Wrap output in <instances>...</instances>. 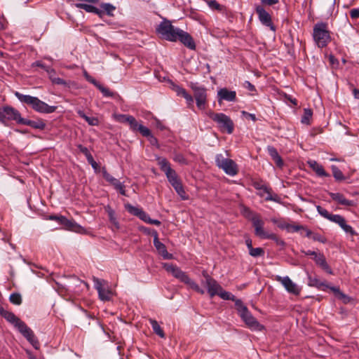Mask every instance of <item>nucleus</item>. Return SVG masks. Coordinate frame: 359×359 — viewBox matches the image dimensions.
<instances>
[{
	"label": "nucleus",
	"mask_w": 359,
	"mask_h": 359,
	"mask_svg": "<svg viewBox=\"0 0 359 359\" xmlns=\"http://www.w3.org/2000/svg\"><path fill=\"white\" fill-rule=\"evenodd\" d=\"M22 118L20 112L15 108L9 106L0 107V122L4 126H8L10 121H15L21 124Z\"/></svg>",
	"instance_id": "12"
},
{
	"label": "nucleus",
	"mask_w": 359,
	"mask_h": 359,
	"mask_svg": "<svg viewBox=\"0 0 359 359\" xmlns=\"http://www.w3.org/2000/svg\"><path fill=\"white\" fill-rule=\"evenodd\" d=\"M52 82L55 84H57V85H64L65 86L67 84V82L61 79V78H59V77H55L53 79V80L52 81Z\"/></svg>",
	"instance_id": "61"
},
{
	"label": "nucleus",
	"mask_w": 359,
	"mask_h": 359,
	"mask_svg": "<svg viewBox=\"0 0 359 359\" xmlns=\"http://www.w3.org/2000/svg\"><path fill=\"white\" fill-rule=\"evenodd\" d=\"M309 167L320 177H328L329 174L325 172L323 167L314 160H309L307 161Z\"/></svg>",
	"instance_id": "27"
},
{
	"label": "nucleus",
	"mask_w": 359,
	"mask_h": 359,
	"mask_svg": "<svg viewBox=\"0 0 359 359\" xmlns=\"http://www.w3.org/2000/svg\"><path fill=\"white\" fill-rule=\"evenodd\" d=\"M264 191L267 194V196L265 198L266 201H278L277 196L276 195L275 196H273L266 187H264Z\"/></svg>",
	"instance_id": "57"
},
{
	"label": "nucleus",
	"mask_w": 359,
	"mask_h": 359,
	"mask_svg": "<svg viewBox=\"0 0 359 359\" xmlns=\"http://www.w3.org/2000/svg\"><path fill=\"white\" fill-rule=\"evenodd\" d=\"M182 97L186 100L188 107L190 108H193L194 107L193 97L191 95H189L187 92Z\"/></svg>",
	"instance_id": "49"
},
{
	"label": "nucleus",
	"mask_w": 359,
	"mask_h": 359,
	"mask_svg": "<svg viewBox=\"0 0 359 359\" xmlns=\"http://www.w3.org/2000/svg\"><path fill=\"white\" fill-rule=\"evenodd\" d=\"M203 276L205 278V285L210 296L212 297L217 295L222 288V286L206 272H203Z\"/></svg>",
	"instance_id": "19"
},
{
	"label": "nucleus",
	"mask_w": 359,
	"mask_h": 359,
	"mask_svg": "<svg viewBox=\"0 0 359 359\" xmlns=\"http://www.w3.org/2000/svg\"><path fill=\"white\" fill-rule=\"evenodd\" d=\"M95 87L101 91L104 97H112L115 95V93L111 91L108 88L104 87L100 83Z\"/></svg>",
	"instance_id": "35"
},
{
	"label": "nucleus",
	"mask_w": 359,
	"mask_h": 359,
	"mask_svg": "<svg viewBox=\"0 0 359 359\" xmlns=\"http://www.w3.org/2000/svg\"><path fill=\"white\" fill-rule=\"evenodd\" d=\"M21 124L29 126L33 128L43 130L46 127V124L43 121H34L25 118L21 120Z\"/></svg>",
	"instance_id": "28"
},
{
	"label": "nucleus",
	"mask_w": 359,
	"mask_h": 359,
	"mask_svg": "<svg viewBox=\"0 0 359 359\" xmlns=\"http://www.w3.org/2000/svg\"><path fill=\"white\" fill-rule=\"evenodd\" d=\"M328 287L334 292V294L340 299H345L346 298V295L344 294L342 292L340 291L339 287Z\"/></svg>",
	"instance_id": "50"
},
{
	"label": "nucleus",
	"mask_w": 359,
	"mask_h": 359,
	"mask_svg": "<svg viewBox=\"0 0 359 359\" xmlns=\"http://www.w3.org/2000/svg\"><path fill=\"white\" fill-rule=\"evenodd\" d=\"M156 160L161 170L164 172L170 183L180 180L176 171L171 168L170 163L166 158L158 157Z\"/></svg>",
	"instance_id": "16"
},
{
	"label": "nucleus",
	"mask_w": 359,
	"mask_h": 359,
	"mask_svg": "<svg viewBox=\"0 0 359 359\" xmlns=\"http://www.w3.org/2000/svg\"><path fill=\"white\" fill-rule=\"evenodd\" d=\"M256 13L258 15L259 20L265 26L269 27L271 30L275 32L276 27L272 23L271 17L270 14L262 6H256Z\"/></svg>",
	"instance_id": "18"
},
{
	"label": "nucleus",
	"mask_w": 359,
	"mask_h": 359,
	"mask_svg": "<svg viewBox=\"0 0 359 359\" xmlns=\"http://www.w3.org/2000/svg\"><path fill=\"white\" fill-rule=\"evenodd\" d=\"M173 90L178 96L182 97L187 93V90L184 88L177 85L173 86Z\"/></svg>",
	"instance_id": "51"
},
{
	"label": "nucleus",
	"mask_w": 359,
	"mask_h": 359,
	"mask_svg": "<svg viewBox=\"0 0 359 359\" xmlns=\"http://www.w3.org/2000/svg\"><path fill=\"white\" fill-rule=\"evenodd\" d=\"M311 238L315 241H318L323 243H325L326 242V239L323 236L318 233L313 232Z\"/></svg>",
	"instance_id": "52"
},
{
	"label": "nucleus",
	"mask_w": 359,
	"mask_h": 359,
	"mask_svg": "<svg viewBox=\"0 0 359 359\" xmlns=\"http://www.w3.org/2000/svg\"><path fill=\"white\" fill-rule=\"evenodd\" d=\"M249 254L253 257H262L264 255V250L262 248H253L249 250Z\"/></svg>",
	"instance_id": "42"
},
{
	"label": "nucleus",
	"mask_w": 359,
	"mask_h": 359,
	"mask_svg": "<svg viewBox=\"0 0 359 359\" xmlns=\"http://www.w3.org/2000/svg\"><path fill=\"white\" fill-rule=\"evenodd\" d=\"M46 72H47L48 77L51 80V81L53 80L54 78L56 77V72L53 68L46 67Z\"/></svg>",
	"instance_id": "56"
},
{
	"label": "nucleus",
	"mask_w": 359,
	"mask_h": 359,
	"mask_svg": "<svg viewBox=\"0 0 359 359\" xmlns=\"http://www.w3.org/2000/svg\"><path fill=\"white\" fill-rule=\"evenodd\" d=\"M189 86L194 92V95L198 108L200 109H204L207 102L206 88L203 86H200L198 83L193 82H191Z\"/></svg>",
	"instance_id": "13"
},
{
	"label": "nucleus",
	"mask_w": 359,
	"mask_h": 359,
	"mask_svg": "<svg viewBox=\"0 0 359 359\" xmlns=\"http://www.w3.org/2000/svg\"><path fill=\"white\" fill-rule=\"evenodd\" d=\"M208 6L213 9H216L218 11L222 10V6L215 0H210L208 2Z\"/></svg>",
	"instance_id": "53"
},
{
	"label": "nucleus",
	"mask_w": 359,
	"mask_h": 359,
	"mask_svg": "<svg viewBox=\"0 0 359 359\" xmlns=\"http://www.w3.org/2000/svg\"><path fill=\"white\" fill-rule=\"evenodd\" d=\"M279 227L286 229L288 231L292 232H297L299 230L304 229V226L302 225H291L289 224L279 225Z\"/></svg>",
	"instance_id": "36"
},
{
	"label": "nucleus",
	"mask_w": 359,
	"mask_h": 359,
	"mask_svg": "<svg viewBox=\"0 0 359 359\" xmlns=\"http://www.w3.org/2000/svg\"><path fill=\"white\" fill-rule=\"evenodd\" d=\"M0 315L8 322L13 324L35 349L39 348L40 344L37 338L34 335V332L25 324V322L21 320L13 312L6 310L4 308H0Z\"/></svg>",
	"instance_id": "1"
},
{
	"label": "nucleus",
	"mask_w": 359,
	"mask_h": 359,
	"mask_svg": "<svg viewBox=\"0 0 359 359\" xmlns=\"http://www.w3.org/2000/svg\"><path fill=\"white\" fill-rule=\"evenodd\" d=\"M48 220H53L57 222L63 226V229L68 231H72L79 233H86V229L77 224L73 219H68L63 215H50L46 218Z\"/></svg>",
	"instance_id": "8"
},
{
	"label": "nucleus",
	"mask_w": 359,
	"mask_h": 359,
	"mask_svg": "<svg viewBox=\"0 0 359 359\" xmlns=\"http://www.w3.org/2000/svg\"><path fill=\"white\" fill-rule=\"evenodd\" d=\"M313 116V111L311 109L306 108L304 109V114L302 117L301 122L303 124L310 125L311 119Z\"/></svg>",
	"instance_id": "32"
},
{
	"label": "nucleus",
	"mask_w": 359,
	"mask_h": 359,
	"mask_svg": "<svg viewBox=\"0 0 359 359\" xmlns=\"http://www.w3.org/2000/svg\"><path fill=\"white\" fill-rule=\"evenodd\" d=\"M329 195L333 201L337 202L341 205L346 207H353L355 205V202L354 201L346 199L345 196L341 193L330 192Z\"/></svg>",
	"instance_id": "24"
},
{
	"label": "nucleus",
	"mask_w": 359,
	"mask_h": 359,
	"mask_svg": "<svg viewBox=\"0 0 359 359\" xmlns=\"http://www.w3.org/2000/svg\"><path fill=\"white\" fill-rule=\"evenodd\" d=\"M101 7L104 10L106 13L109 15H113V12L115 11L116 7L111 4L105 3L101 5Z\"/></svg>",
	"instance_id": "43"
},
{
	"label": "nucleus",
	"mask_w": 359,
	"mask_h": 359,
	"mask_svg": "<svg viewBox=\"0 0 359 359\" xmlns=\"http://www.w3.org/2000/svg\"><path fill=\"white\" fill-rule=\"evenodd\" d=\"M312 258L315 261L316 264L321 267V269L326 271L327 273H333L332 269L327 263L326 259L323 254L318 253V255H315V257Z\"/></svg>",
	"instance_id": "25"
},
{
	"label": "nucleus",
	"mask_w": 359,
	"mask_h": 359,
	"mask_svg": "<svg viewBox=\"0 0 359 359\" xmlns=\"http://www.w3.org/2000/svg\"><path fill=\"white\" fill-rule=\"evenodd\" d=\"M313 38L318 47H325L331 39L327 23L317 22L313 27Z\"/></svg>",
	"instance_id": "6"
},
{
	"label": "nucleus",
	"mask_w": 359,
	"mask_h": 359,
	"mask_svg": "<svg viewBox=\"0 0 359 359\" xmlns=\"http://www.w3.org/2000/svg\"><path fill=\"white\" fill-rule=\"evenodd\" d=\"M76 7L78 8L83 9L88 13H97V8L90 4L79 3L76 4Z\"/></svg>",
	"instance_id": "37"
},
{
	"label": "nucleus",
	"mask_w": 359,
	"mask_h": 359,
	"mask_svg": "<svg viewBox=\"0 0 359 359\" xmlns=\"http://www.w3.org/2000/svg\"><path fill=\"white\" fill-rule=\"evenodd\" d=\"M174 189L177 193V194L182 198V199H183V200L187 199V196L184 191L182 184H181L180 186L177 187Z\"/></svg>",
	"instance_id": "45"
},
{
	"label": "nucleus",
	"mask_w": 359,
	"mask_h": 359,
	"mask_svg": "<svg viewBox=\"0 0 359 359\" xmlns=\"http://www.w3.org/2000/svg\"><path fill=\"white\" fill-rule=\"evenodd\" d=\"M15 95L21 102L29 105L34 111L39 113L51 114L57 109L56 106H50L36 97L23 95L19 92H15Z\"/></svg>",
	"instance_id": "2"
},
{
	"label": "nucleus",
	"mask_w": 359,
	"mask_h": 359,
	"mask_svg": "<svg viewBox=\"0 0 359 359\" xmlns=\"http://www.w3.org/2000/svg\"><path fill=\"white\" fill-rule=\"evenodd\" d=\"M266 149H267V151H268L269 156L271 157L273 161L275 162L276 165L278 168H281L283 166L284 163H283V161L281 156L279 155L277 149L273 146H268Z\"/></svg>",
	"instance_id": "26"
},
{
	"label": "nucleus",
	"mask_w": 359,
	"mask_h": 359,
	"mask_svg": "<svg viewBox=\"0 0 359 359\" xmlns=\"http://www.w3.org/2000/svg\"><path fill=\"white\" fill-rule=\"evenodd\" d=\"M101 172L102 173L103 177L107 182L112 185L114 189L117 190L121 195H126L125 185L123 183L121 182L118 180L111 176L104 167L102 168Z\"/></svg>",
	"instance_id": "17"
},
{
	"label": "nucleus",
	"mask_w": 359,
	"mask_h": 359,
	"mask_svg": "<svg viewBox=\"0 0 359 359\" xmlns=\"http://www.w3.org/2000/svg\"><path fill=\"white\" fill-rule=\"evenodd\" d=\"M266 239H271V240L274 241L278 245L281 246V247H283L285 245V243L283 240H282L276 234L273 233H269Z\"/></svg>",
	"instance_id": "41"
},
{
	"label": "nucleus",
	"mask_w": 359,
	"mask_h": 359,
	"mask_svg": "<svg viewBox=\"0 0 359 359\" xmlns=\"http://www.w3.org/2000/svg\"><path fill=\"white\" fill-rule=\"evenodd\" d=\"M236 99V93L234 90H229L226 88H220L217 91V100L221 103L223 100L234 102Z\"/></svg>",
	"instance_id": "23"
},
{
	"label": "nucleus",
	"mask_w": 359,
	"mask_h": 359,
	"mask_svg": "<svg viewBox=\"0 0 359 359\" xmlns=\"http://www.w3.org/2000/svg\"><path fill=\"white\" fill-rule=\"evenodd\" d=\"M153 236L154 245L155 246L158 252L163 257L164 259H172L173 258V255L168 252L165 245L159 241L158 233L154 231Z\"/></svg>",
	"instance_id": "21"
},
{
	"label": "nucleus",
	"mask_w": 359,
	"mask_h": 359,
	"mask_svg": "<svg viewBox=\"0 0 359 359\" xmlns=\"http://www.w3.org/2000/svg\"><path fill=\"white\" fill-rule=\"evenodd\" d=\"M83 76L88 82L91 83L95 86H96L97 85V83H99L93 77H92L90 75H89L86 71H84Z\"/></svg>",
	"instance_id": "54"
},
{
	"label": "nucleus",
	"mask_w": 359,
	"mask_h": 359,
	"mask_svg": "<svg viewBox=\"0 0 359 359\" xmlns=\"http://www.w3.org/2000/svg\"><path fill=\"white\" fill-rule=\"evenodd\" d=\"M128 124L130 126V129L134 130V131L138 130H139V126L140 125V124H139L137 123V121H136V119L134 117L131 120V122H130V123H128Z\"/></svg>",
	"instance_id": "55"
},
{
	"label": "nucleus",
	"mask_w": 359,
	"mask_h": 359,
	"mask_svg": "<svg viewBox=\"0 0 359 359\" xmlns=\"http://www.w3.org/2000/svg\"><path fill=\"white\" fill-rule=\"evenodd\" d=\"M77 114H79V116L80 117L83 118L90 126H97L99 124V121H98L97 118H96V117L88 116L81 110H79L77 111Z\"/></svg>",
	"instance_id": "29"
},
{
	"label": "nucleus",
	"mask_w": 359,
	"mask_h": 359,
	"mask_svg": "<svg viewBox=\"0 0 359 359\" xmlns=\"http://www.w3.org/2000/svg\"><path fill=\"white\" fill-rule=\"evenodd\" d=\"M106 211L107 212L109 219L110 222L116 228H119V224L117 221L116 216H115V212L114 210H112L109 206H107L106 208Z\"/></svg>",
	"instance_id": "34"
},
{
	"label": "nucleus",
	"mask_w": 359,
	"mask_h": 359,
	"mask_svg": "<svg viewBox=\"0 0 359 359\" xmlns=\"http://www.w3.org/2000/svg\"><path fill=\"white\" fill-rule=\"evenodd\" d=\"M279 0H262V3L265 5L272 6L278 3Z\"/></svg>",
	"instance_id": "63"
},
{
	"label": "nucleus",
	"mask_w": 359,
	"mask_h": 359,
	"mask_svg": "<svg viewBox=\"0 0 359 359\" xmlns=\"http://www.w3.org/2000/svg\"><path fill=\"white\" fill-rule=\"evenodd\" d=\"M88 163L91 165L92 168L95 170L97 171V169H98V164L97 163V162L94 160V158H93L92 159L88 161Z\"/></svg>",
	"instance_id": "64"
},
{
	"label": "nucleus",
	"mask_w": 359,
	"mask_h": 359,
	"mask_svg": "<svg viewBox=\"0 0 359 359\" xmlns=\"http://www.w3.org/2000/svg\"><path fill=\"white\" fill-rule=\"evenodd\" d=\"M163 266L168 273H171L175 278L187 284L196 292L201 294H203L205 293L204 290L201 288L196 282L191 280L185 272L182 271L176 265H173L169 263H164Z\"/></svg>",
	"instance_id": "3"
},
{
	"label": "nucleus",
	"mask_w": 359,
	"mask_h": 359,
	"mask_svg": "<svg viewBox=\"0 0 359 359\" xmlns=\"http://www.w3.org/2000/svg\"><path fill=\"white\" fill-rule=\"evenodd\" d=\"M209 117L216 122L222 132H226L228 134H231L233 131V123L232 120L223 113H214L210 112Z\"/></svg>",
	"instance_id": "11"
},
{
	"label": "nucleus",
	"mask_w": 359,
	"mask_h": 359,
	"mask_svg": "<svg viewBox=\"0 0 359 359\" xmlns=\"http://www.w3.org/2000/svg\"><path fill=\"white\" fill-rule=\"evenodd\" d=\"M331 169L336 180L342 181L345 179L342 172L336 165H332Z\"/></svg>",
	"instance_id": "38"
},
{
	"label": "nucleus",
	"mask_w": 359,
	"mask_h": 359,
	"mask_svg": "<svg viewBox=\"0 0 359 359\" xmlns=\"http://www.w3.org/2000/svg\"><path fill=\"white\" fill-rule=\"evenodd\" d=\"M133 116L127 114H121L118 116V121L121 123H130L131 122V120L133 119Z\"/></svg>",
	"instance_id": "47"
},
{
	"label": "nucleus",
	"mask_w": 359,
	"mask_h": 359,
	"mask_svg": "<svg viewBox=\"0 0 359 359\" xmlns=\"http://www.w3.org/2000/svg\"><path fill=\"white\" fill-rule=\"evenodd\" d=\"M163 266L168 273H171L175 278L187 284L196 292L201 294H203L205 293L204 290L201 288L196 282L191 280L185 272L182 271L176 265H173L169 263H164Z\"/></svg>",
	"instance_id": "4"
},
{
	"label": "nucleus",
	"mask_w": 359,
	"mask_h": 359,
	"mask_svg": "<svg viewBox=\"0 0 359 359\" xmlns=\"http://www.w3.org/2000/svg\"><path fill=\"white\" fill-rule=\"evenodd\" d=\"M316 209L318 212L322 217L330 220L332 222L337 224L344 231L345 233H348L351 236L357 234L354 229L350 225L346 224L345 218L341 215L331 214L326 209L322 208L320 205H317Z\"/></svg>",
	"instance_id": "7"
},
{
	"label": "nucleus",
	"mask_w": 359,
	"mask_h": 359,
	"mask_svg": "<svg viewBox=\"0 0 359 359\" xmlns=\"http://www.w3.org/2000/svg\"><path fill=\"white\" fill-rule=\"evenodd\" d=\"M138 131L142 135V136L146 137H148L151 135L150 130L143 125H140Z\"/></svg>",
	"instance_id": "48"
},
{
	"label": "nucleus",
	"mask_w": 359,
	"mask_h": 359,
	"mask_svg": "<svg viewBox=\"0 0 359 359\" xmlns=\"http://www.w3.org/2000/svg\"><path fill=\"white\" fill-rule=\"evenodd\" d=\"M255 233L256 236H257L258 237H259L261 238H266L268 235L269 234V232L266 231L264 229V226H261V227L257 229L256 230H255Z\"/></svg>",
	"instance_id": "44"
},
{
	"label": "nucleus",
	"mask_w": 359,
	"mask_h": 359,
	"mask_svg": "<svg viewBox=\"0 0 359 359\" xmlns=\"http://www.w3.org/2000/svg\"><path fill=\"white\" fill-rule=\"evenodd\" d=\"M236 308L242 320L249 329L254 331H262L264 329L241 300H236Z\"/></svg>",
	"instance_id": "5"
},
{
	"label": "nucleus",
	"mask_w": 359,
	"mask_h": 359,
	"mask_svg": "<svg viewBox=\"0 0 359 359\" xmlns=\"http://www.w3.org/2000/svg\"><path fill=\"white\" fill-rule=\"evenodd\" d=\"M276 280L280 282L288 292L295 295L299 294L300 289L288 276L281 277L278 276Z\"/></svg>",
	"instance_id": "20"
},
{
	"label": "nucleus",
	"mask_w": 359,
	"mask_h": 359,
	"mask_svg": "<svg viewBox=\"0 0 359 359\" xmlns=\"http://www.w3.org/2000/svg\"><path fill=\"white\" fill-rule=\"evenodd\" d=\"M350 16L352 19L359 18V8H353L350 11Z\"/></svg>",
	"instance_id": "59"
},
{
	"label": "nucleus",
	"mask_w": 359,
	"mask_h": 359,
	"mask_svg": "<svg viewBox=\"0 0 359 359\" xmlns=\"http://www.w3.org/2000/svg\"><path fill=\"white\" fill-rule=\"evenodd\" d=\"M125 208L129 213L138 217L141 220L146 223L154 224L156 226H159L161 224V222L159 220L151 219L149 215L142 208L133 206L129 203L125 205Z\"/></svg>",
	"instance_id": "15"
},
{
	"label": "nucleus",
	"mask_w": 359,
	"mask_h": 359,
	"mask_svg": "<svg viewBox=\"0 0 359 359\" xmlns=\"http://www.w3.org/2000/svg\"><path fill=\"white\" fill-rule=\"evenodd\" d=\"M180 29L175 27L170 21L164 20L156 27V32L165 40L176 41V36Z\"/></svg>",
	"instance_id": "10"
},
{
	"label": "nucleus",
	"mask_w": 359,
	"mask_h": 359,
	"mask_svg": "<svg viewBox=\"0 0 359 359\" xmlns=\"http://www.w3.org/2000/svg\"><path fill=\"white\" fill-rule=\"evenodd\" d=\"M149 323L151 325V327L154 332L158 335L161 338L165 337V334L163 330L161 329V326L158 325V322L156 320L150 319Z\"/></svg>",
	"instance_id": "31"
},
{
	"label": "nucleus",
	"mask_w": 359,
	"mask_h": 359,
	"mask_svg": "<svg viewBox=\"0 0 359 359\" xmlns=\"http://www.w3.org/2000/svg\"><path fill=\"white\" fill-rule=\"evenodd\" d=\"M177 40L180 41L188 48L191 50L196 49V44L194 41V39L188 32L180 29L176 36V41Z\"/></svg>",
	"instance_id": "22"
},
{
	"label": "nucleus",
	"mask_w": 359,
	"mask_h": 359,
	"mask_svg": "<svg viewBox=\"0 0 359 359\" xmlns=\"http://www.w3.org/2000/svg\"><path fill=\"white\" fill-rule=\"evenodd\" d=\"M217 295H218L222 299L231 300L235 303L236 302V300H239L238 299H236L235 296L231 292L224 290L222 287L220 289L219 293Z\"/></svg>",
	"instance_id": "33"
},
{
	"label": "nucleus",
	"mask_w": 359,
	"mask_h": 359,
	"mask_svg": "<svg viewBox=\"0 0 359 359\" xmlns=\"http://www.w3.org/2000/svg\"><path fill=\"white\" fill-rule=\"evenodd\" d=\"M250 220L252 222V225L255 228V230L261 226H264V223L259 215H253L252 217H251Z\"/></svg>",
	"instance_id": "39"
},
{
	"label": "nucleus",
	"mask_w": 359,
	"mask_h": 359,
	"mask_svg": "<svg viewBox=\"0 0 359 359\" xmlns=\"http://www.w3.org/2000/svg\"><path fill=\"white\" fill-rule=\"evenodd\" d=\"M216 165L224 170V172L230 175L235 176L238 172L237 164L231 158H225L222 154H218L215 156Z\"/></svg>",
	"instance_id": "9"
},
{
	"label": "nucleus",
	"mask_w": 359,
	"mask_h": 359,
	"mask_svg": "<svg viewBox=\"0 0 359 359\" xmlns=\"http://www.w3.org/2000/svg\"><path fill=\"white\" fill-rule=\"evenodd\" d=\"M243 86L251 92H255L256 88L250 81H245L243 83Z\"/></svg>",
	"instance_id": "58"
},
{
	"label": "nucleus",
	"mask_w": 359,
	"mask_h": 359,
	"mask_svg": "<svg viewBox=\"0 0 359 359\" xmlns=\"http://www.w3.org/2000/svg\"><path fill=\"white\" fill-rule=\"evenodd\" d=\"M147 138L151 145L158 146V140L152 134Z\"/></svg>",
	"instance_id": "62"
},
{
	"label": "nucleus",
	"mask_w": 359,
	"mask_h": 359,
	"mask_svg": "<svg viewBox=\"0 0 359 359\" xmlns=\"http://www.w3.org/2000/svg\"><path fill=\"white\" fill-rule=\"evenodd\" d=\"M93 281L94 287L98 292L99 298L102 301H109L111 299L113 293L109 288L107 282L96 277L93 278Z\"/></svg>",
	"instance_id": "14"
},
{
	"label": "nucleus",
	"mask_w": 359,
	"mask_h": 359,
	"mask_svg": "<svg viewBox=\"0 0 359 359\" xmlns=\"http://www.w3.org/2000/svg\"><path fill=\"white\" fill-rule=\"evenodd\" d=\"M308 285L309 286L316 287L318 289H321L323 287H328L324 282L321 281L316 276H309Z\"/></svg>",
	"instance_id": "30"
},
{
	"label": "nucleus",
	"mask_w": 359,
	"mask_h": 359,
	"mask_svg": "<svg viewBox=\"0 0 359 359\" xmlns=\"http://www.w3.org/2000/svg\"><path fill=\"white\" fill-rule=\"evenodd\" d=\"M243 214L249 219H250L251 217L253 215H257V214H255L253 212H252L248 208L245 207L243 209Z\"/></svg>",
	"instance_id": "60"
},
{
	"label": "nucleus",
	"mask_w": 359,
	"mask_h": 359,
	"mask_svg": "<svg viewBox=\"0 0 359 359\" xmlns=\"http://www.w3.org/2000/svg\"><path fill=\"white\" fill-rule=\"evenodd\" d=\"M173 160L175 162H177L180 164H184V165L187 164V161L186 160V158L184 157V156L182 154H176L173 157Z\"/></svg>",
	"instance_id": "46"
},
{
	"label": "nucleus",
	"mask_w": 359,
	"mask_h": 359,
	"mask_svg": "<svg viewBox=\"0 0 359 359\" xmlns=\"http://www.w3.org/2000/svg\"><path fill=\"white\" fill-rule=\"evenodd\" d=\"M9 300L15 305H20L22 304V297L19 293H12L9 297Z\"/></svg>",
	"instance_id": "40"
}]
</instances>
